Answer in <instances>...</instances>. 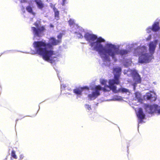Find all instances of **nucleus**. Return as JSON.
Wrapping results in <instances>:
<instances>
[{"instance_id":"obj_3","label":"nucleus","mask_w":160,"mask_h":160,"mask_svg":"<svg viewBox=\"0 0 160 160\" xmlns=\"http://www.w3.org/2000/svg\"><path fill=\"white\" fill-rule=\"evenodd\" d=\"M96 42H91L90 44L91 47L93 48L92 50L98 52L100 55L101 58H103L105 61L110 62V58L108 55V51L109 49V45L107 44V48H104L103 45L101 44V42H104L105 40L101 37L98 38L97 37Z\"/></svg>"},{"instance_id":"obj_25","label":"nucleus","mask_w":160,"mask_h":160,"mask_svg":"<svg viewBox=\"0 0 160 160\" xmlns=\"http://www.w3.org/2000/svg\"><path fill=\"white\" fill-rule=\"evenodd\" d=\"M67 0H62V5L64 6L65 3H66V1Z\"/></svg>"},{"instance_id":"obj_23","label":"nucleus","mask_w":160,"mask_h":160,"mask_svg":"<svg viewBox=\"0 0 160 160\" xmlns=\"http://www.w3.org/2000/svg\"><path fill=\"white\" fill-rule=\"evenodd\" d=\"M62 37V34L60 33L59 35H58L57 36V37L58 38V40H60L61 41V39Z\"/></svg>"},{"instance_id":"obj_4","label":"nucleus","mask_w":160,"mask_h":160,"mask_svg":"<svg viewBox=\"0 0 160 160\" xmlns=\"http://www.w3.org/2000/svg\"><path fill=\"white\" fill-rule=\"evenodd\" d=\"M109 47V49L108 51L107 55L109 57L110 56L111 57L115 62L117 61L116 56V55H125L128 54L129 52L125 49L119 50L118 48L116 47V46L113 44H110Z\"/></svg>"},{"instance_id":"obj_5","label":"nucleus","mask_w":160,"mask_h":160,"mask_svg":"<svg viewBox=\"0 0 160 160\" xmlns=\"http://www.w3.org/2000/svg\"><path fill=\"white\" fill-rule=\"evenodd\" d=\"M37 28L32 27H31L34 36L38 37H40L41 34H42L44 31L45 30V28L44 26H42L39 27V24L38 23L35 22L34 24Z\"/></svg>"},{"instance_id":"obj_18","label":"nucleus","mask_w":160,"mask_h":160,"mask_svg":"<svg viewBox=\"0 0 160 160\" xmlns=\"http://www.w3.org/2000/svg\"><path fill=\"white\" fill-rule=\"evenodd\" d=\"M11 156L14 158L16 159L17 157L15 154V151L14 150H12L11 152Z\"/></svg>"},{"instance_id":"obj_27","label":"nucleus","mask_w":160,"mask_h":160,"mask_svg":"<svg viewBox=\"0 0 160 160\" xmlns=\"http://www.w3.org/2000/svg\"><path fill=\"white\" fill-rule=\"evenodd\" d=\"M159 49L160 50V42L159 43Z\"/></svg>"},{"instance_id":"obj_14","label":"nucleus","mask_w":160,"mask_h":160,"mask_svg":"<svg viewBox=\"0 0 160 160\" xmlns=\"http://www.w3.org/2000/svg\"><path fill=\"white\" fill-rule=\"evenodd\" d=\"M38 8L42 10L44 7V5L41 0H34Z\"/></svg>"},{"instance_id":"obj_12","label":"nucleus","mask_w":160,"mask_h":160,"mask_svg":"<svg viewBox=\"0 0 160 160\" xmlns=\"http://www.w3.org/2000/svg\"><path fill=\"white\" fill-rule=\"evenodd\" d=\"M133 80L135 84L140 83L141 82V79L140 75L137 72L135 73L133 75Z\"/></svg>"},{"instance_id":"obj_21","label":"nucleus","mask_w":160,"mask_h":160,"mask_svg":"<svg viewBox=\"0 0 160 160\" xmlns=\"http://www.w3.org/2000/svg\"><path fill=\"white\" fill-rule=\"evenodd\" d=\"M147 98L148 100L151 99L152 98V95L150 93H148L146 95Z\"/></svg>"},{"instance_id":"obj_22","label":"nucleus","mask_w":160,"mask_h":160,"mask_svg":"<svg viewBox=\"0 0 160 160\" xmlns=\"http://www.w3.org/2000/svg\"><path fill=\"white\" fill-rule=\"evenodd\" d=\"M85 106H86V108L88 110H91V106L89 105L86 104Z\"/></svg>"},{"instance_id":"obj_6","label":"nucleus","mask_w":160,"mask_h":160,"mask_svg":"<svg viewBox=\"0 0 160 160\" xmlns=\"http://www.w3.org/2000/svg\"><path fill=\"white\" fill-rule=\"evenodd\" d=\"M158 107V105L156 104H153L149 105L146 104L145 105V109L146 112L149 114H153L157 111V109Z\"/></svg>"},{"instance_id":"obj_1","label":"nucleus","mask_w":160,"mask_h":160,"mask_svg":"<svg viewBox=\"0 0 160 160\" xmlns=\"http://www.w3.org/2000/svg\"><path fill=\"white\" fill-rule=\"evenodd\" d=\"M121 69L120 67L115 68H113V73L114 75V78L109 79L108 85H106L107 80L104 79L102 80L101 83L104 85V87L102 88L100 85H98L95 87L92 90H94L91 94H89L88 98L90 99H94L100 95V91L102 90L104 92H108L111 90L114 93H117V87L115 84L118 85L120 83L119 80L121 73Z\"/></svg>"},{"instance_id":"obj_24","label":"nucleus","mask_w":160,"mask_h":160,"mask_svg":"<svg viewBox=\"0 0 160 160\" xmlns=\"http://www.w3.org/2000/svg\"><path fill=\"white\" fill-rule=\"evenodd\" d=\"M152 38V36L151 35H149L148 37L146 38V40L147 41H148L150 40Z\"/></svg>"},{"instance_id":"obj_28","label":"nucleus","mask_w":160,"mask_h":160,"mask_svg":"<svg viewBox=\"0 0 160 160\" xmlns=\"http://www.w3.org/2000/svg\"><path fill=\"white\" fill-rule=\"evenodd\" d=\"M82 36V38L83 37V36L82 35H81Z\"/></svg>"},{"instance_id":"obj_19","label":"nucleus","mask_w":160,"mask_h":160,"mask_svg":"<svg viewBox=\"0 0 160 160\" xmlns=\"http://www.w3.org/2000/svg\"><path fill=\"white\" fill-rule=\"evenodd\" d=\"M68 22L69 25L70 26L73 25L74 24V20L71 19L68 21Z\"/></svg>"},{"instance_id":"obj_2","label":"nucleus","mask_w":160,"mask_h":160,"mask_svg":"<svg viewBox=\"0 0 160 160\" xmlns=\"http://www.w3.org/2000/svg\"><path fill=\"white\" fill-rule=\"evenodd\" d=\"M51 43H46L45 41H35L33 45L37 53L42 55L45 60L52 63L55 62L54 58H57L56 56L52 57L55 54L54 52L52 50H47V48H52V46L58 45L61 42L60 40H56L54 37L50 38Z\"/></svg>"},{"instance_id":"obj_17","label":"nucleus","mask_w":160,"mask_h":160,"mask_svg":"<svg viewBox=\"0 0 160 160\" xmlns=\"http://www.w3.org/2000/svg\"><path fill=\"white\" fill-rule=\"evenodd\" d=\"M27 11L30 13H32L33 15L35 14V13L33 12L32 7L30 6H28L26 7Z\"/></svg>"},{"instance_id":"obj_10","label":"nucleus","mask_w":160,"mask_h":160,"mask_svg":"<svg viewBox=\"0 0 160 160\" xmlns=\"http://www.w3.org/2000/svg\"><path fill=\"white\" fill-rule=\"evenodd\" d=\"M138 117L140 119L141 122H142V120L145 118V114L143 113L142 109L140 108L138 109V110L137 113Z\"/></svg>"},{"instance_id":"obj_11","label":"nucleus","mask_w":160,"mask_h":160,"mask_svg":"<svg viewBox=\"0 0 160 160\" xmlns=\"http://www.w3.org/2000/svg\"><path fill=\"white\" fill-rule=\"evenodd\" d=\"M84 89L88 90L89 88L87 87L77 88L73 90V92L77 95H81L83 90Z\"/></svg>"},{"instance_id":"obj_20","label":"nucleus","mask_w":160,"mask_h":160,"mask_svg":"<svg viewBox=\"0 0 160 160\" xmlns=\"http://www.w3.org/2000/svg\"><path fill=\"white\" fill-rule=\"evenodd\" d=\"M152 30V27H149L148 28L146 29L147 32L148 33H149L151 32V31Z\"/></svg>"},{"instance_id":"obj_16","label":"nucleus","mask_w":160,"mask_h":160,"mask_svg":"<svg viewBox=\"0 0 160 160\" xmlns=\"http://www.w3.org/2000/svg\"><path fill=\"white\" fill-rule=\"evenodd\" d=\"M117 91L118 92H117L116 93H118L119 92H121L122 93H127V92H129V90L124 88H120L118 89V90H117Z\"/></svg>"},{"instance_id":"obj_8","label":"nucleus","mask_w":160,"mask_h":160,"mask_svg":"<svg viewBox=\"0 0 160 160\" xmlns=\"http://www.w3.org/2000/svg\"><path fill=\"white\" fill-rule=\"evenodd\" d=\"M158 41L157 40H156L154 41L151 42H150L149 45V52L153 54L154 53Z\"/></svg>"},{"instance_id":"obj_26","label":"nucleus","mask_w":160,"mask_h":160,"mask_svg":"<svg viewBox=\"0 0 160 160\" xmlns=\"http://www.w3.org/2000/svg\"><path fill=\"white\" fill-rule=\"evenodd\" d=\"M21 3H23V2H26L27 1L26 0H22L20 1Z\"/></svg>"},{"instance_id":"obj_13","label":"nucleus","mask_w":160,"mask_h":160,"mask_svg":"<svg viewBox=\"0 0 160 160\" xmlns=\"http://www.w3.org/2000/svg\"><path fill=\"white\" fill-rule=\"evenodd\" d=\"M160 29L159 22H155L152 26V31L156 32Z\"/></svg>"},{"instance_id":"obj_7","label":"nucleus","mask_w":160,"mask_h":160,"mask_svg":"<svg viewBox=\"0 0 160 160\" xmlns=\"http://www.w3.org/2000/svg\"><path fill=\"white\" fill-rule=\"evenodd\" d=\"M84 37L86 41L90 42V43L94 42V41L97 38V36L96 35L89 32L86 33L84 35Z\"/></svg>"},{"instance_id":"obj_15","label":"nucleus","mask_w":160,"mask_h":160,"mask_svg":"<svg viewBox=\"0 0 160 160\" xmlns=\"http://www.w3.org/2000/svg\"><path fill=\"white\" fill-rule=\"evenodd\" d=\"M53 11L54 12V16L55 19L58 20L59 19V11L58 9L55 8H53Z\"/></svg>"},{"instance_id":"obj_9","label":"nucleus","mask_w":160,"mask_h":160,"mask_svg":"<svg viewBox=\"0 0 160 160\" xmlns=\"http://www.w3.org/2000/svg\"><path fill=\"white\" fill-rule=\"evenodd\" d=\"M148 60L149 56L147 53L142 54L139 58V62L141 63L147 62H148Z\"/></svg>"}]
</instances>
